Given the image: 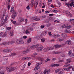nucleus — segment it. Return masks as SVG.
<instances>
[{
    "label": "nucleus",
    "mask_w": 74,
    "mask_h": 74,
    "mask_svg": "<svg viewBox=\"0 0 74 74\" xmlns=\"http://www.w3.org/2000/svg\"><path fill=\"white\" fill-rule=\"evenodd\" d=\"M0 74H4V73L3 71H0Z\"/></svg>",
    "instance_id": "nucleus-54"
},
{
    "label": "nucleus",
    "mask_w": 74,
    "mask_h": 74,
    "mask_svg": "<svg viewBox=\"0 0 74 74\" xmlns=\"http://www.w3.org/2000/svg\"><path fill=\"white\" fill-rule=\"evenodd\" d=\"M58 40L59 41L61 42V41H64V40H63V39L60 38L58 39Z\"/></svg>",
    "instance_id": "nucleus-37"
},
{
    "label": "nucleus",
    "mask_w": 74,
    "mask_h": 74,
    "mask_svg": "<svg viewBox=\"0 0 74 74\" xmlns=\"http://www.w3.org/2000/svg\"><path fill=\"white\" fill-rule=\"evenodd\" d=\"M41 41L42 42H45V39L44 38H42L41 39Z\"/></svg>",
    "instance_id": "nucleus-36"
},
{
    "label": "nucleus",
    "mask_w": 74,
    "mask_h": 74,
    "mask_svg": "<svg viewBox=\"0 0 74 74\" xmlns=\"http://www.w3.org/2000/svg\"><path fill=\"white\" fill-rule=\"evenodd\" d=\"M26 64H24V65H23L22 66V68H23V69H24V68H25V67H26Z\"/></svg>",
    "instance_id": "nucleus-45"
},
{
    "label": "nucleus",
    "mask_w": 74,
    "mask_h": 74,
    "mask_svg": "<svg viewBox=\"0 0 74 74\" xmlns=\"http://www.w3.org/2000/svg\"><path fill=\"white\" fill-rule=\"evenodd\" d=\"M69 22H74V19H70L69 20Z\"/></svg>",
    "instance_id": "nucleus-35"
},
{
    "label": "nucleus",
    "mask_w": 74,
    "mask_h": 74,
    "mask_svg": "<svg viewBox=\"0 0 74 74\" xmlns=\"http://www.w3.org/2000/svg\"><path fill=\"white\" fill-rule=\"evenodd\" d=\"M3 52L5 53H8L11 52V50L10 49H5L3 50Z\"/></svg>",
    "instance_id": "nucleus-15"
},
{
    "label": "nucleus",
    "mask_w": 74,
    "mask_h": 74,
    "mask_svg": "<svg viewBox=\"0 0 74 74\" xmlns=\"http://www.w3.org/2000/svg\"><path fill=\"white\" fill-rule=\"evenodd\" d=\"M26 34H30V31L28 29H27L25 31Z\"/></svg>",
    "instance_id": "nucleus-25"
},
{
    "label": "nucleus",
    "mask_w": 74,
    "mask_h": 74,
    "mask_svg": "<svg viewBox=\"0 0 74 74\" xmlns=\"http://www.w3.org/2000/svg\"><path fill=\"white\" fill-rule=\"evenodd\" d=\"M15 41H11L10 42V44H14V43H15Z\"/></svg>",
    "instance_id": "nucleus-53"
},
{
    "label": "nucleus",
    "mask_w": 74,
    "mask_h": 74,
    "mask_svg": "<svg viewBox=\"0 0 74 74\" xmlns=\"http://www.w3.org/2000/svg\"><path fill=\"white\" fill-rule=\"evenodd\" d=\"M16 42L18 44H23L24 43L23 41L22 40H18L16 41Z\"/></svg>",
    "instance_id": "nucleus-5"
},
{
    "label": "nucleus",
    "mask_w": 74,
    "mask_h": 74,
    "mask_svg": "<svg viewBox=\"0 0 74 74\" xmlns=\"http://www.w3.org/2000/svg\"><path fill=\"white\" fill-rule=\"evenodd\" d=\"M37 49L39 52H40V51H41L42 50V46L41 45L40 47H38Z\"/></svg>",
    "instance_id": "nucleus-14"
},
{
    "label": "nucleus",
    "mask_w": 74,
    "mask_h": 74,
    "mask_svg": "<svg viewBox=\"0 0 74 74\" xmlns=\"http://www.w3.org/2000/svg\"><path fill=\"white\" fill-rule=\"evenodd\" d=\"M7 17H5V19L4 20V22H6L7 21Z\"/></svg>",
    "instance_id": "nucleus-56"
},
{
    "label": "nucleus",
    "mask_w": 74,
    "mask_h": 74,
    "mask_svg": "<svg viewBox=\"0 0 74 74\" xmlns=\"http://www.w3.org/2000/svg\"><path fill=\"white\" fill-rule=\"evenodd\" d=\"M25 53H28V52H29V49H27V50H25Z\"/></svg>",
    "instance_id": "nucleus-41"
},
{
    "label": "nucleus",
    "mask_w": 74,
    "mask_h": 74,
    "mask_svg": "<svg viewBox=\"0 0 74 74\" xmlns=\"http://www.w3.org/2000/svg\"><path fill=\"white\" fill-rule=\"evenodd\" d=\"M61 36L62 37L65 38L67 37V35L65 33H62L61 34Z\"/></svg>",
    "instance_id": "nucleus-16"
},
{
    "label": "nucleus",
    "mask_w": 74,
    "mask_h": 74,
    "mask_svg": "<svg viewBox=\"0 0 74 74\" xmlns=\"http://www.w3.org/2000/svg\"><path fill=\"white\" fill-rule=\"evenodd\" d=\"M50 67H54V65H51Z\"/></svg>",
    "instance_id": "nucleus-63"
},
{
    "label": "nucleus",
    "mask_w": 74,
    "mask_h": 74,
    "mask_svg": "<svg viewBox=\"0 0 74 74\" xmlns=\"http://www.w3.org/2000/svg\"><path fill=\"white\" fill-rule=\"evenodd\" d=\"M59 66V64H54V66L55 67V66Z\"/></svg>",
    "instance_id": "nucleus-40"
},
{
    "label": "nucleus",
    "mask_w": 74,
    "mask_h": 74,
    "mask_svg": "<svg viewBox=\"0 0 74 74\" xmlns=\"http://www.w3.org/2000/svg\"><path fill=\"white\" fill-rule=\"evenodd\" d=\"M6 29L7 30H11V27H6Z\"/></svg>",
    "instance_id": "nucleus-32"
},
{
    "label": "nucleus",
    "mask_w": 74,
    "mask_h": 74,
    "mask_svg": "<svg viewBox=\"0 0 74 74\" xmlns=\"http://www.w3.org/2000/svg\"><path fill=\"white\" fill-rule=\"evenodd\" d=\"M58 4L59 6H61V3L60 2H58Z\"/></svg>",
    "instance_id": "nucleus-60"
},
{
    "label": "nucleus",
    "mask_w": 74,
    "mask_h": 74,
    "mask_svg": "<svg viewBox=\"0 0 74 74\" xmlns=\"http://www.w3.org/2000/svg\"><path fill=\"white\" fill-rule=\"evenodd\" d=\"M65 43L66 44L70 45L71 44V42L70 40H67L65 42Z\"/></svg>",
    "instance_id": "nucleus-12"
},
{
    "label": "nucleus",
    "mask_w": 74,
    "mask_h": 74,
    "mask_svg": "<svg viewBox=\"0 0 74 74\" xmlns=\"http://www.w3.org/2000/svg\"><path fill=\"white\" fill-rule=\"evenodd\" d=\"M16 16V11H14L13 14L12 15V18L13 19H15V17Z\"/></svg>",
    "instance_id": "nucleus-6"
},
{
    "label": "nucleus",
    "mask_w": 74,
    "mask_h": 74,
    "mask_svg": "<svg viewBox=\"0 0 74 74\" xmlns=\"http://www.w3.org/2000/svg\"><path fill=\"white\" fill-rule=\"evenodd\" d=\"M42 63V62H40V63L36 64V67L34 68V70H35V71H36V70H37L39 69H40V66H39L40 65V64H41Z\"/></svg>",
    "instance_id": "nucleus-4"
},
{
    "label": "nucleus",
    "mask_w": 74,
    "mask_h": 74,
    "mask_svg": "<svg viewBox=\"0 0 74 74\" xmlns=\"http://www.w3.org/2000/svg\"><path fill=\"white\" fill-rule=\"evenodd\" d=\"M31 49H34L36 48V46L35 45H34L30 47Z\"/></svg>",
    "instance_id": "nucleus-29"
},
{
    "label": "nucleus",
    "mask_w": 74,
    "mask_h": 74,
    "mask_svg": "<svg viewBox=\"0 0 74 74\" xmlns=\"http://www.w3.org/2000/svg\"><path fill=\"white\" fill-rule=\"evenodd\" d=\"M68 53L69 55H71L72 53V51L71 50H70L68 51Z\"/></svg>",
    "instance_id": "nucleus-31"
},
{
    "label": "nucleus",
    "mask_w": 74,
    "mask_h": 74,
    "mask_svg": "<svg viewBox=\"0 0 74 74\" xmlns=\"http://www.w3.org/2000/svg\"><path fill=\"white\" fill-rule=\"evenodd\" d=\"M59 62H63V60H60L59 61Z\"/></svg>",
    "instance_id": "nucleus-62"
},
{
    "label": "nucleus",
    "mask_w": 74,
    "mask_h": 74,
    "mask_svg": "<svg viewBox=\"0 0 74 74\" xmlns=\"http://www.w3.org/2000/svg\"><path fill=\"white\" fill-rule=\"evenodd\" d=\"M31 58L29 57H25L23 58L21 60H29Z\"/></svg>",
    "instance_id": "nucleus-9"
},
{
    "label": "nucleus",
    "mask_w": 74,
    "mask_h": 74,
    "mask_svg": "<svg viewBox=\"0 0 74 74\" xmlns=\"http://www.w3.org/2000/svg\"><path fill=\"white\" fill-rule=\"evenodd\" d=\"M34 2L33 1H31V4H30V5H31V6L32 7H33L34 5V3H33Z\"/></svg>",
    "instance_id": "nucleus-33"
},
{
    "label": "nucleus",
    "mask_w": 74,
    "mask_h": 74,
    "mask_svg": "<svg viewBox=\"0 0 74 74\" xmlns=\"http://www.w3.org/2000/svg\"><path fill=\"white\" fill-rule=\"evenodd\" d=\"M65 4L67 5L68 7H69L70 6V7H72L73 6V7H74V1L73 0H72L71 3L69 4V3H66Z\"/></svg>",
    "instance_id": "nucleus-1"
},
{
    "label": "nucleus",
    "mask_w": 74,
    "mask_h": 74,
    "mask_svg": "<svg viewBox=\"0 0 74 74\" xmlns=\"http://www.w3.org/2000/svg\"><path fill=\"white\" fill-rule=\"evenodd\" d=\"M14 11V7H11V10H10V12H11V13H12V12Z\"/></svg>",
    "instance_id": "nucleus-24"
},
{
    "label": "nucleus",
    "mask_w": 74,
    "mask_h": 74,
    "mask_svg": "<svg viewBox=\"0 0 74 74\" xmlns=\"http://www.w3.org/2000/svg\"><path fill=\"white\" fill-rule=\"evenodd\" d=\"M65 13H66V14H68V15H70L71 14L68 11H65Z\"/></svg>",
    "instance_id": "nucleus-34"
},
{
    "label": "nucleus",
    "mask_w": 74,
    "mask_h": 74,
    "mask_svg": "<svg viewBox=\"0 0 74 74\" xmlns=\"http://www.w3.org/2000/svg\"><path fill=\"white\" fill-rule=\"evenodd\" d=\"M6 36H7V34L6 33H5L3 34V37H5Z\"/></svg>",
    "instance_id": "nucleus-49"
},
{
    "label": "nucleus",
    "mask_w": 74,
    "mask_h": 74,
    "mask_svg": "<svg viewBox=\"0 0 74 74\" xmlns=\"http://www.w3.org/2000/svg\"><path fill=\"white\" fill-rule=\"evenodd\" d=\"M67 63H70L71 62V59H69L67 60Z\"/></svg>",
    "instance_id": "nucleus-27"
},
{
    "label": "nucleus",
    "mask_w": 74,
    "mask_h": 74,
    "mask_svg": "<svg viewBox=\"0 0 74 74\" xmlns=\"http://www.w3.org/2000/svg\"><path fill=\"white\" fill-rule=\"evenodd\" d=\"M55 41V39H53L51 40V41L52 42H54Z\"/></svg>",
    "instance_id": "nucleus-59"
},
{
    "label": "nucleus",
    "mask_w": 74,
    "mask_h": 74,
    "mask_svg": "<svg viewBox=\"0 0 74 74\" xmlns=\"http://www.w3.org/2000/svg\"><path fill=\"white\" fill-rule=\"evenodd\" d=\"M35 38H36V39H37V40H38L39 39L38 38V36H36L34 37Z\"/></svg>",
    "instance_id": "nucleus-50"
},
{
    "label": "nucleus",
    "mask_w": 74,
    "mask_h": 74,
    "mask_svg": "<svg viewBox=\"0 0 74 74\" xmlns=\"http://www.w3.org/2000/svg\"><path fill=\"white\" fill-rule=\"evenodd\" d=\"M50 71H51V70H50V69H49L48 70H47V69H45V70L44 74H49V73L50 72Z\"/></svg>",
    "instance_id": "nucleus-13"
},
{
    "label": "nucleus",
    "mask_w": 74,
    "mask_h": 74,
    "mask_svg": "<svg viewBox=\"0 0 74 74\" xmlns=\"http://www.w3.org/2000/svg\"><path fill=\"white\" fill-rule=\"evenodd\" d=\"M23 38L25 39H26V38H27V36H23Z\"/></svg>",
    "instance_id": "nucleus-58"
},
{
    "label": "nucleus",
    "mask_w": 74,
    "mask_h": 74,
    "mask_svg": "<svg viewBox=\"0 0 74 74\" xmlns=\"http://www.w3.org/2000/svg\"><path fill=\"white\" fill-rule=\"evenodd\" d=\"M31 41H32V39L31 38H29L27 40V42H28V43H29V42H31Z\"/></svg>",
    "instance_id": "nucleus-26"
},
{
    "label": "nucleus",
    "mask_w": 74,
    "mask_h": 74,
    "mask_svg": "<svg viewBox=\"0 0 74 74\" xmlns=\"http://www.w3.org/2000/svg\"><path fill=\"white\" fill-rule=\"evenodd\" d=\"M34 4L35 7L36 8V7H37V5H38V2L37 1H36L34 3Z\"/></svg>",
    "instance_id": "nucleus-30"
},
{
    "label": "nucleus",
    "mask_w": 74,
    "mask_h": 74,
    "mask_svg": "<svg viewBox=\"0 0 74 74\" xmlns=\"http://www.w3.org/2000/svg\"><path fill=\"white\" fill-rule=\"evenodd\" d=\"M35 18H36L34 19V20L35 21H40V18H37V16H35Z\"/></svg>",
    "instance_id": "nucleus-28"
},
{
    "label": "nucleus",
    "mask_w": 74,
    "mask_h": 74,
    "mask_svg": "<svg viewBox=\"0 0 74 74\" xmlns=\"http://www.w3.org/2000/svg\"><path fill=\"white\" fill-rule=\"evenodd\" d=\"M51 60L50 59L47 58L46 60H45V62H48V61H50Z\"/></svg>",
    "instance_id": "nucleus-43"
},
{
    "label": "nucleus",
    "mask_w": 74,
    "mask_h": 74,
    "mask_svg": "<svg viewBox=\"0 0 74 74\" xmlns=\"http://www.w3.org/2000/svg\"><path fill=\"white\" fill-rule=\"evenodd\" d=\"M52 36L54 38H58L60 37V35L58 34H55L52 35Z\"/></svg>",
    "instance_id": "nucleus-11"
},
{
    "label": "nucleus",
    "mask_w": 74,
    "mask_h": 74,
    "mask_svg": "<svg viewBox=\"0 0 74 74\" xmlns=\"http://www.w3.org/2000/svg\"><path fill=\"white\" fill-rule=\"evenodd\" d=\"M53 12L54 13H56V12H58V10H54Z\"/></svg>",
    "instance_id": "nucleus-48"
},
{
    "label": "nucleus",
    "mask_w": 74,
    "mask_h": 74,
    "mask_svg": "<svg viewBox=\"0 0 74 74\" xmlns=\"http://www.w3.org/2000/svg\"><path fill=\"white\" fill-rule=\"evenodd\" d=\"M62 28H66V29H70L71 27V25L66 24H64L62 26Z\"/></svg>",
    "instance_id": "nucleus-2"
},
{
    "label": "nucleus",
    "mask_w": 74,
    "mask_h": 74,
    "mask_svg": "<svg viewBox=\"0 0 74 74\" xmlns=\"http://www.w3.org/2000/svg\"><path fill=\"white\" fill-rule=\"evenodd\" d=\"M64 32L66 33H70L71 32V31L70 29L67 30L66 29L64 30Z\"/></svg>",
    "instance_id": "nucleus-18"
},
{
    "label": "nucleus",
    "mask_w": 74,
    "mask_h": 74,
    "mask_svg": "<svg viewBox=\"0 0 74 74\" xmlns=\"http://www.w3.org/2000/svg\"><path fill=\"white\" fill-rule=\"evenodd\" d=\"M53 15H54V14H50L49 15V16H53Z\"/></svg>",
    "instance_id": "nucleus-51"
},
{
    "label": "nucleus",
    "mask_w": 74,
    "mask_h": 74,
    "mask_svg": "<svg viewBox=\"0 0 74 74\" xmlns=\"http://www.w3.org/2000/svg\"><path fill=\"white\" fill-rule=\"evenodd\" d=\"M36 55H37V53H33V54L31 56L33 58L34 57H35V56H36Z\"/></svg>",
    "instance_id": "nucleus-21"
},
{
    "label": "nucleus",
    "mask_w": 74,
    "mask_h": 74,
    "mask_svg": "<svg viewBox=\"0 0 74 74\" xmlns=\"http://www.w3.org/2000/svg\"><path fill=\"white\" fill-rule=\"evenodd\" d=\"M6 70L8 71L9 72H12L14 70V67H7Z\"/></svg>",
    "instance_id": "nucleus-3"
},
{
    "label": "nucleus",
    "mask_w": 74,
    "mask_h": 74,
    "mask_svg": "<svg viewBox=\"0 0 74 74\" xmlns=\"http://www.w3.org/2000/svg\"><path fill=\"white\" fill-rule=\"evenodd\" d=\"M46 13H49L50 12V11H47L46 10L45 11Z\"/></svg>",
    "instance_id": "nucleus-57"
},
{
    "label": "nucleus",
    "mask_w": 74,
    "mask_h": 74,
    "mask_svg": "<svg viewBox=\"0 0 74 74\" xmlns=\"http://www.w3.org/2000/svg\"><path fill=\"white\" fill-rule=\"evenodd\" d=\"M46 16H41V18H45Z\"/></svg>",
    "instance_id": "nucleus-52"
},
{
    "label": "nucleus",
    "mask_w": 74,
    "mask_h": 74,
    "mask_svg": "<svg viewBox=\"0 0 74 74\" xmlns=\"http://www.w3.org/2000/svg\"><path fill=\"white\" fill-rule=\"evenodd\" d=\"M50 50H51V47H48L45 48L43 50V51L44 52H48V51H50Z\"/></svg>",
    "instance_id": "nucleus-7"
},
{
    "label": "nucleus",
    "mask_w": 74,
    "mask_h": 74,
    "mask_svg": "<svg viewBox=\"0 0 74 74\" xmlns=\"http://www.w3.org/2000/svg\"><path fill=\"white\" fill-rule=\"evenodd\" d=\"M69 65H70V64H67L65 65L64 66V67H68V66H69Z\"/></svg>",
    "instance_id": "nucleus-42"
},
{
    "label": "nucleus",
    "mask_w": 74,
    "mask_h": 74,
    "mask_svg": "<svg viewBox=\"0 0 74 74\" xmlns=\"http://www.w3.org/2000/svg\"><path fill=\"white\" fill-rule=\"evenodd\" d=\"M15 63L13 62L11 64V65L12 66V65H14V64H15Z\"/></svg>",
    "instance_id": "nucleus-61"
},
{
    "label": "nucleus",
    "mask_w": 74,
    "mask_h": 74,
    "mask_svg": "<svg viewBox=\"0 0 74 74\" xmlns=\"http://www.w3.org/2000/svg\"><path fill=\"white\" fill-rule=\"evenodd\" d=\"M18 21L19 22H23V21H24V18H23L21 17L19 19Z\"/></svg>",
    "instance_id": "nucleus-19"
},
{
    "label": "nucleus",
    "mask_w": 74,
    "mask_h": 74,
    "mask_svg": "<svg viewBox=\"0 0 74 74\" xmlns=\"http://www.w3.org/2000/svg\"><path fill=\"white\" fill-rule=\"evenodd\" d=\"M16 53H12L11 54H10L9 55V56H14V55H16Z\"/></svg>",
    "instance_id": "nucleus-20"
},
{
    "label": "nucleus",
    "mask_w": 74,
    "mask_h": 74,
    "mask_svg": "<svg viewBox=\"0 0 74 74\" xmlns=\"http://www.w3.org/2000/svg\"><path fill=\"white\" fill-rule=\"evenodd\" d=\"M27 9L28 10H30V7H29V5L27 6L26 7Z\"/></svg>",
    "instance_id": "nucleus-44"
},
{
    "label": "nucleus",
    "mask_w": 74,
    "mask_h": 74,
    "mask_svg": "<svg viewBox=\"0 0 74 74\" xmlns=\"http://www.w3.org/2000/svg\"><path fill=\"white\" fill-rule=\"evenodd\" d=\"M55 48V46H52L51 47H50V48H51V50H52V49H53Z\"/></svg>",
    "instance_id": "nucleus-46"
},
{
    "label": "nucleus",
    "mask_w": 74,
    "mask_h": 74,
    "mask_svg": "<svg viewBox=\"0 0 74 74\" xmlns=\"http://www.w3.org/2000/svg\"><path fill=\"white\" fill-rule=\"evenodd\" d=\"M39 59L40 61H42V60H43L42 58H39Z\"/></svg>",
    "instance_id": "nucleus-47"
},
{
    "label": "nucleus",
    "mask_w": 74,
    "mask_h": 74,
    "mask_svg": "<svg viewBox=\"0 0 74 74\" xmlns=\"http://www.w3.org/2000/svg\"><path fill=\"white\" fill-rule=\"evenodd\" d=\"M58 74H62V71H60L58 73Z\"/></svg>",
    "instance_id": "nucleus-64"
},
{
    "label": "nucleus",
    "mask_w": 74,
    "mask_h": 74,
    "mask_svg": "<svg viewBox=\"0 0 74 74\" xmlns=\"http://www.w3.org/2000/svg\"><path fill=\"white\" fill-rule=\"evenodd\" d=\"M29 30L30 31V30H31V31H33V28L32 27H30L28 28Z\"/></svg>",
    "instance_id": "nucleus-38"
},
{
    "label": "nucleus",
    "mask_w": 74,
    "mask_h": 74,
    "mask_svg": "<svg viewBox=\"0 0 74 74\" xmlns=\"http://www.w3.org/2000/svg\"><path fill=\"white\" fill-rule=\"evenodd\" d=\"M11 22H12L13 24H15L16 23V21H13L12 20H11Z\"/></svg>",
    "instance_id": "nucleus-39"
},
{
    "label": "nucleus",
    "mask_w": 74,
    "mask_h": 74,
    "mask_svg": "<svg viewBox=\"0 0 74 74\" xmlns=\"http://www.w3.org/2000/svg\"><path fill=\"white\" fill-rule=\"evenodd\" d=\"M10 44H11V41H10L9 42H5L2 44H1V45H4V46H5V45H9Z\"/></svg>",
    "instance_id": "nucleus-8"
},
{
    "label": "nucleus",
    "mask_w": 74,
    "mask_h": 74,
    "mask_svg": "<svg viewBox=\"0 0 74 74\" xmlns=\"http://www.w3.org/2000/svg\"><path fill=\"white\" fill-rule=\"evenodd\" d=\"M47 31H46L45 32H43L42 33V34H41V35H42V36H45L46 35V34H47Z\"/></svg>",
    "instance_id": "nucleus-17"
},
{
    "label": "nucleus",
    "mask_w": 74,
    "mask_h": 74,
    "mask_svg": "<svg viewBox=\"0 0 74 74\" xmlns=\"http://www.w3.org/2000/svg\"><path fill=\"white\" fill-rule=\"evenodd\" d=\"M49 35L50 36L52 35V34H51V32H49Z\"/></svg>",
    "instance_id": "nucleus-55"
},
{
    "label": "nucleus",
    "mask_w": 74,
    "mask_h": 74,
    "mask_svg": "<svg viewBox=\"0 0 74 74\" xmlns=\"http://www.w3.org/2000/svg\"><path fill=\"white\" fill-rule=\"evenodd\" d=\"M72 67L73 66H70L69 67L67 68H63L62 69V71H66V70L68 71L69 70V69H71Z\"/></svg>",
    "instance_id": "nucleus-10"
},
{
    "label": "nucleus",
    "mask_w": 74,
    "mask_h": 74,
    "mask_svg": "<svg viewBox=\"0 0 74 74\" xmlns=\"http://www.w3.org/2000/svg\"><path fill=\"white\" fill-rule=\"evenodd\" d=\"M61 46L60 45H57L55 46V47L56 48H58L61 47Z\"/></svg>",
    "instance_id": "nucleus-23"
},
{
    "label": "nucleus",
    "mask_w": 74,
    "mask_h": 74,
    "mask_svg": "<svg viewBox=\"0 0 74 74\" xmlns=\"http://www.w3.org/2000/svg\"><path fill=\"white\" fill-rule=\"evenodd\" d=\"M8 33L9 34H10V36H12L14 35V32H8Z\"/></svg>",
    "instance_id": "nucleus-22"
}]
</instances>
